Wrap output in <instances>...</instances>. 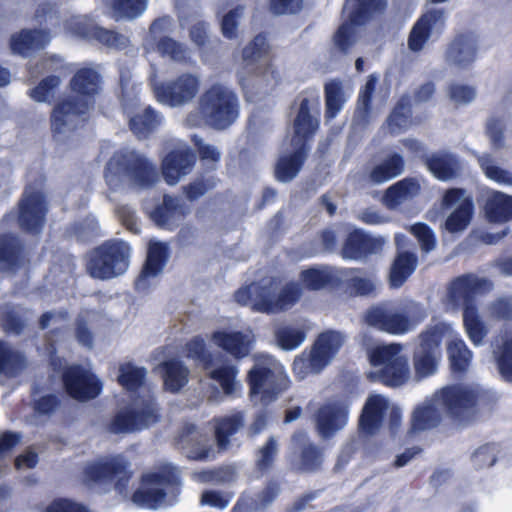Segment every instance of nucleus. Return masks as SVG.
<instances>
[{"instance_id": "17", "label": "nucleus", "mask_w": 512, "mask_h": 512, "mask_svg": "<svg viewBox=\"0 0 512 512\" xmlns=\"http://www.w3.org/2000/svg\"><path fill=\"white\" fill-rule=\"evenodd\" d=\"M200 85V78L191 73L182 74L165 83L152 82L158 102L169 107H180L190 103L198 94Z\"/></svg>"}, {"instance_id": "54", "label": "nucleus", "mask_w": 512, "mask_h": 512, "mask_svg": "<svg viewBox=\"0 0 512 512\" xmlns=\"http://www.w3.org/2000/svg\"><path fill=\"white\" fill-rule=\"evenodd\" d=\"M324 367L312 350L308 354L303 353L293 362V372L300 380L306 378L309 374L319 373Z\"/></svg>"}, {"instance_id": "36", "label": "nucleus", "mask_w": 512, "mask_h": 512, "mask_svg": "<svg viewBox=\"0 0 512 512\" xmlns=\"http://www.w3.org/2000/svg\"><path fill=\"white\" fill-rule=\"evenodd\" d=\"M344 342L345 337L342 333L327 331L319 335L312 352L324 366H327L339 352Z\"/></svg>"}, {"instance_id": "8", "label": "nucleus", "mask_w": 512, "mask_h": 512, "mask_svg": "<svg viewBox=\"0 0 512 512\" xmlns=\"http://www.w3.org/2000/svg\"><path fill=\"white\" fill-rule=\"evenodd\" d=\"M368 377L390 387L404 385L410 379L409 358L400 344L380 345L369 353Z\"/></svg>"}, {"instance_id": "34", "label": "nucleus", "mask_w": 512, "mask_h": 512, "mask_svg": "<svg viewBox=\"0 0 512 512\" xmlns=\"http://www.w3.org/2000/svg\"><path fill=\"white\" fill-rule=\"evenodd\" d=\"M244 426V415L236 412L215 420V441L219 451H227L232 446L231 437Z\"/></svg>"}, {"instance_id": "35", "label": "nucleus", "mask_w": 512, "mask_h": 512, "mask_svg": "<svg viewBox=\"0 0 512 512\" xmlns=\"http://www.w3.org/2000/svg\"><path fill=\"white\" fill-rule=\"evenodd\" d=\"M484 211L490 222L504 223L512 219V196L499 191L487 195Z\"/></svg>"}, {"instance_id": "25", "label": "nucleus", "mask_w": 512, "mask_h": 512, "mask_svg": "<svg viewBox=\"0 0 512 512\" xmlns=\"http://www.w3.org/2000/svg\"><path fill=\"white\" fill-rule=\"evenodd\" d=\"M491 283L474 275L457 278L449 287L448 300L451 308L456 309L467 306H475L474 299L485 289H490Z\"/></svg>"}, {"instance_id": "21", "label": "nucleus", "mask_w": 512, "mask_h": 512, "mask_svg": "<svg viewBox=\"0 0 512 512\" xmlns=\"http://www.w3.org/2000/svg\"><path fill=\"white\" fill-rule=\"evenodd\" d=\"M389 415L392 425L401 418L400 410L390 403L389 399L381 394H371L363 407L360 417V428L369 434L374 433Z\"/></svg>"}, {"instance_id": "24", "label": "nucleus", "mask_w": 512, "mask_h": 512, "mask_svg": "<svg viewBox=\"0 0 512 512\" xmlns=\"http://www.w3.org/2000/svg\"><path fill=\"white\" fill-rule=\"evenodd\" d=\"M348 408L346 401L334 400L321 406L316 415V428L323 438H330L343 429L348 423Z\"/></svg>"}, {"instance_id": "62", "label": "nucleus", "mask_w": 512, "mask_h": 512, "mask_svg": "<svg viewBox=\"0 0 512 512\" xmlns=\"http://www.w3.org/2000/svg\"><path fill=\"white\" fill-rule=\"evenodd\" d=\"M410 232L417 238L423 251L430 252L436 247L435 235L426 224L416 223L410 227Z\"/></svg>"}, {"instance_id": "44", "label": "nucleus", "mask_w": 512, "mask_h": 512, "mask_svg": "<svg viewBox=\"0 0 512 512\" xmlns=\"http://www.w3.org/2000/svg\"><path fill=\"white\" fill-rule=\"evenodd\" d=\"M23 367V357L8 343L0 341V379L16 376Z\"/></svg>"}, {"instance_id": "37", "label": "nucleus", "mask_w": 512, "mask_h": 512, "mask_svg": "<svg viewBox=\"0 0 512 512\" xmlns=\"http://www.w3.org/2000/svg\"><path fill=\"white\" fill-rule=\"evenodd\" d=\"M420 184L415 179H404L389 187L384 196V203L389 208H396L420 193Z\"/></svg>"}, {"instance_id": "50", "label": "nucleus", "mask_w": 512, "mask_h": 512, "mask_svg": "<svg viewBox=\"0 0 512 512\" xmlns=\"http://www.w3.org/2000/svg\"><path fill=\"white\" fill-rule=\"evenodd\" d=\"M340 279L336 271L329 267L312 268L302 273L303 283L310 289L317 290Z\"/></svg>"}, {"instance_id": "19", "label": "nucleus", "mask_w": 512, "mask_h": 512, "mask_svg": "<svg viewBox=\"0 0 512 512\" xmlns=\"http://www.w3.org/2000/svg\"><path fill=\"white\" fill-rule=\"evenodd\" d=\"M442 207L450 211L445 221L447 231L457 233L467 228L473 214V203L465 190H448L443 197Z\"/></svg>"}, {"instance_id": "63", "label": "nucleus", "mask_w": 512, "mask_h": 512, "mask_svg": "<svg viewBox=\"0 0 512 512\" xmlns=\"http://www.w3.org/2000/svg\"><path fill=\"white\" fill-rule=\"evenodd\" d=\"M279 486L275 482H270L261 492H259L254 499H251V504H246L250 509H262L271 504L279 494Z\"/></svg>"}, {"instance_id": "40", "label": "nucleus", "mask_w": 512, "mask_h": 512, "mask_svg": "<svg viewBox=\"0 0 512 512\" xmlns=\"http://www.w3.org/2000/svg\"><path fill=\"white\" fill-rule=\"evenodd\" d=\"M293 151L280 157L276 166V176L282 182L292 180L300 171L305 159V149L292 146Z\"/></svg>"}, {"instance_id": "30", "label": "nucleus", "mask_w": 512, "mask_h": 512, "mask_svg": "<svg viewBox=\"0 0 512 512\" xmlns=\"http://www.w3.org/2000/svg\"><path fill=\"white\" fill-rule=\"evenodd\" d=\"M211 340L217 347L237 359L246 357L254 343V337L250 331L219 330L212 334Z\"/></svg>"}, {"instance_id": "53", "label": "nucleus", "mask_w": 512, "mask_h": 512, "mask_svg": "<svg viewBox=\"0 0 512 512\" xmlns=\"http://www.w3.org/2000/svg\"><path fill=\"white\" fill-rule=\"evenodd\" d=\"M276 340L283 350H293L299 347L305 340V333L296 327L281 326L275 332Z\"/></svg>"}, {"instance_id": "14", "label": "nucleus", "mask_w": 512, "mask_h": 512, "mask_svg": "<svg viewBox=\"0 0 512 512\" xmlns=\"http://www.w3.org/2000/svg\"><path fill=\"white\" fill-rule=\"evenodd\" d=\"M450 330L451 325L439 323L420 335V343L413 357V366L417 381L436 373L441 359V335L443 332H449Z\"/></svg>"}, {"instance_id": "11", "label": "nucleus", "mask_w": 512, "mask_h": 512, "mask_svg": "<svg viewBox=\"0 0 512 512\" xmlns=\"http://www.w3.org/2000/svg\"><path fill=\"white\" fill-rule=\"evenodd\" d=\"M386 4V0H346L343 7L346 21L334 36L335 46L342 52H347L357 41L360 25L374 14L381 13Z\"/></svg>"}, {"instance_id": "52", "label": "nucleus", "mask_w": 512, "mask_h": 512, "mask_svg": "<svg viewBox=\"0 0 512 512\" xmlns=\"http://www.w3.org/2000/svg\"><path fill=\"white\" fill-rule=\"evenodd\" d=\"M411 111L406 99H401L388 118V128L392 133H400L410 127Z\"/></svg>"}, {"instance_id": "49", "label": "nucleus", "mask_w": 512, "mask_h": 512, "mask_svg": "<svg viewBox=\"0 0 512 512\" xmlns=\"http://www.w3.org/2000/svg\"><path fill=\"white\" fill-rule=\"evenodd\" d=\"M478 163L488 179L499 185L512 186V173L498 166L491 155L479 156Z\"/></svg>"}, {"instance_id": "46", "label": "nucleus", "mask_w": 512, "mask_h": 512, "mask_svg": "<svg viewBox=\"0 0 512 512\" xmlns=\"http://www.w3.org/2000/svg\"><path fill=\"white\" fill-rule=\"evenodd\" d=\"M350 95L345 91L342 83L331 80L325 85L326 117L334 118L342 109L347 97Z\"/></svg>"}, {"instance_id": "51", "label": "nucleus", "mask_w": 512, "mask_h": 512, "mask_svg": "<svg viewBox=\"0 0 512 512\" xmlns=\"http://www.w3.org/2000/svg\"><path fill=\"white\" fill-rule=\"evenodd\" d=\"M20 247L16 239L6 237L0 240V270H13L20 263Z\"/></svg>"}, {"instance_id": "55", "label": "nucleus", "mask_w": 512, "mask_h": 512, "mask_svg": "<svg viewBox=\"0 0 512 512\" xmlns=\"http://www.w3.org/2000/svg\"><path fill=\"white\" fill-rule=\"evenodd\" d=\"M493 354L501 376L507 381H512V338L494 349Z\"/></svg>"}, {"instance_id": "16", "label": "nucleus", "mask_w": 512, "mask_h": 512, "mask_svg": "<svg viewBox=\"0 0 512 512\" xmlns=\"http://www.w3.org/2000/svg\"><path fill=\"white\" fill-rule=\"evenodd\" d=\"M128 461L122 455L102 458L89 463L84 469L85 480L97 484H114L115 489L124 494L130 478Z\"/></svg>"}, {"instance_id": "31", "label": "nucleus", "mask_w": 512, "mask_h": 512, "mask_svg": "<svg viewBox=\"0 0 512 512\" xmlns=\"http://www.w3.org/2000/svg\"><path fill=\"white\" fill-rule=\"evenodd\" d=\"M477 40L472 35H460L448 46L445 54L446 62L458 68H466L477 57Z\"/></svg>"}, {"instance_id": "2", "label": "nucleus", "mask_w": 512, "mask_h": 512, "mask_svg": "<svg viewBox=\"0 0 512 512\" xmlns=\"http://www.w3.org/2000/svg\"><path fill=\"white\" fill-rule=\"evenodd\" d=\"M146 370L131 363L119 367L118 382L129 391H140L133 402L118 411L109 424L112 433H132L159 420L158 408L145 385Z\"/></svg>"}, {"instance_id": "39", "label": "nucleus", "mask_w": 512, "mask_h": 512, "mask_svg": "<svg viewBox=\"0 0 512 512\" xmlns=\"http://www.w3.org/2000/svg\"><path fill=\"white\" fill-rule=\"evenodd\" d=\"M404 170V161L401 155L393 153L388 155L370 172V180L376 184L387 182L399 176Z\"/></svg>"}, {"instance_id": "7", "label": "nucleus", "mask_w": 512, "mask_h": 512, "mask_svg": "<svg viewBox=\"0 0 512 512\" xmlns=\"http://www.w3.org/2000/svg\"><path fill=\"white\" fill-rule=\"evenodd\" d=\"M301 295L298 284L291 283L277 292V282L265 280L239 289L235 299L259 312H277L292 307Z\"/></svg>"}, {"instance_id": "18", "label": "nucleus", "mask_w": 512, "mask_h": 512, "mask_svg": "<svg viewBox=\"0 0 512 512\" xmlns=\"http://www.w3.org/2000/svg\"><path fill=\"white\" fill-rule=\"evenodd\" d=\"M122 102L124 110L129 118L131 130L138 137H146L162 121V117L150 107L141 108L137 95L139 87L132 86L129 91V84L121 77Z\"/></svg>"}, {"instance_id": "60", "label": "nucleus", "mask_w": 512, "mask_h": 512, "mask_svg": "<svg viewBox=\"0 0 512 512\" xmlns=\"http://www.w3.org/2000/svg\"><path fill=\"white\" fill-rule=\"evenodd\" d=\"M449 99L456 105H466L476 98V90L474 87L460 83H453L447 88Z\"/></svg>"}, {"instance_id": "57", "label": "nucleus", "mask_w": 512, "mask_h": 512, "mask_svg": "<svg viewBox=\"0 0 512 512\" xmlns=\"http://www.w3.org/2000/svg\"><path fill=\"white\" fill-rule=\"evenodd\" d=\"M306 440H307V436L303 432L294 434L293 439H292L293 444L296 447L300 448L303 446L302 462H303L304 468L306 470H313L320 464L321 455L316 447H314L312 445L306 446Z\"/></svg>"}, {"instance_id": "22", "label": "nucleus", "mask_w": 512, "mask_h": 512, "mask_svg": "<svg viewBox=\"0 0 512 512\" xmlns=\"http://www.w3.org/2000/svg\"><path fill=\"white\" fill-rule=\"evenodd\" d=\"M65 32L87 39H95L110 48H122L127 43V38L114 31L96 26L86 16H74L65 23Z\"/></svg>"}, {"instance_id": "26", "label": "nucleus", "mask_w": 512, "mask_h": 512, "mask_svg": "<svg viewBox=\"0 0 512 512\" xmlns=\"http://www.w3.org/2000/svg\"><path fill=\"white\" fill-rule=\"evenodd\" d=\"M196 157L187 145L180 143L162 162V173L169 185L177 184L189 174L195 164Z\"/></svg>"}, {"instance_id": "27", "label": "nucleus", "mask_w": 512, "mask_h": 512, "mask_svg": "<svg viewBox=\"0 0 512 512\" xmlns=\"http://www.w3.org/2000/svg\"><path fill=\"white\" fill-rule=\"evenodd\" d=\"M46 205L44 197L39 191L27 189L19 205V225L21 228L38 233L43 226Z\"/></svg>"}, {"instance_id": "20", "label": "nucleus", "mask_w": 512, "mask_h": 512, "mask_svg": "<svg viewBox=\"0 0 512 512\" xmlns=\"http://www.w3.org/2000/svg\"><path fill=\"white\" fill-rule=\"evenodd\" d=\"M320 101L316 94L305 97L300 102L299 111L294 121V135L291 146L305 149L306 141L316 132L319 125Z\"/></svg>"}, {"instance_id": "28", "label": "nucleus", "mask_w": 512, "mask_h": 512, "mask_svg": "<svg viewBox=\"0 0 512 512\" xmlns=\"http://www.w3.org/2000/svg\"><path fill=\"white\" fill-rule=\"evenodd\" d=\"M166 258V245L157 241H151L148 247L146 263L135 282L138 291L145 292L156 284L158 276L163 271Z\"/></svg>"}, {"instance_id": "43", "label": "nucleus", "mask_w": 512, "mask_h": 512, "mask_svg": "<svg viewBox=\"0 0 512 512\" xmlns=\"http://www.w3.org/2000/svg\"><path fill=\"white\" fill-rule=\"evenodd\" d=\"M463 326L469 340L475 345L483 344L488 329L481 320L475 306H467L463 311Z\"/></svg>"}, {"instance_id": "15", "label": "nucleus", "mask_w": 512, "mask_h": 512, "mask_svg": "<svg viewBox=\"0 0 512 512\" xmlns=\"http://www.w3.org/2000/svg\"><path fill=\"white\" fill-rule=\"evenodd\" d=\"M179 471L165 464L158 471L143 476L140 488L133 494V502L142 508L156 509L164 501L167 485L178 484Z\"/></svg>"}, {"instance_id": "64", "label": "nucleus", "mask_w": 512, "mask_h": 512, "mask_svg": "<svg viewBox=\"0 0 512 512\" xmlns=\"http://www.w3.org/2000/svg\"><path fill=\"white\" fill-rule=\"evenodd\" d=\"M45 512H91L81 503L69 499H57L50 503Z\"/></svg>"}, {"instance_id": "38", "label": "nucleus", "mask_w": 512, "mask_h": 512, "mask_svg": "<svg viewBox=\"0 0 512 512\" xmlns=\"http://www.w3.org/2000/svg\"><path fill=\"white\" fill-rule=\"evenodd\" d=\"M159 368L163 373L164 388L170 392H178L188 383L189 370L179 360H169Z\"/></svg>"}, {"instance_id": "6", "label": "nucleus", "mask_w": 512, "mask_h": 512, "mask_svg": "<svg viewBox=\"0 0 512 512\" xmlns=\"http://www.w3.org/2000/svg\"><path fill=\"white\" fill-rule=\"evenodd\" d=\"M426 317L427 312L422 305L406 301L399 305L372 307L365 314V322L380 331L403 335L412 331Z\"/></svg>"}, {"instance_id": "41", "label": "nucleus", "mask_w": 512, "mask_h": 512, "mask_svg": "<svg viewBox=\"0 0 512 512\" xmlns=\"http://www.w3.org/2000/svg\"><path fill=\"white\" fill-rule=\"evenodd\" d=\"M416 265L417 258L413 253L399 252L390 270V285L394 288L402 286L414 272Z\"/></svg>"}, {"instance_id": "56", "label": "nucleus", "mask_w": 512, "mask_h": 512, "mask_svg": "<svg viewBox=\"0 0 512 512\" xmlns=\"http://www.w3.org/2000/svg\"><path fill=\"white\" fill-rule=\"evenodd\" d=\"M60 83L61 80L57 76L46 77L36 87L30 89L28 94L35 102L49 103L54 98Z\"/></svg>"}, {"instance_id": "32", "label": "nucleus", "mask_w": 512, "mask_h": 512, "mask_svg": "<svg viewBox=\"0 0 512 512\" xmlns=\"http://www.w3.org/2000/svg\"><path fill=\"white\" fill-rule=\"evenodd\" d=\"M49 41L50 36L44 30L23 29L11 36L10 48L14 54L29 57L43 49Z\"/></svg>"}, {"instance_id": "58", "label": "nucleus", "mask_w": 512, "mask_h": 512, "mask_svg": "<svg viewBox=\"0 0 512 512\" xmlns=\"http://www.w3.org/2000/svg\"><path fill=\"white\" fill-rule=\"evenodd\" d=\"M173 28V19L169 16L160 17L154 20L149 28L148 35L144 41L145 49H154V45L164 34L171 32Z\"/></svg>"}, {"instance_id": "1", "label": "nucleus", "mask_w": 512, "mask_h": 512, "mask_svg": "<svg viewBox=\"0 0 512 512\" xmlns=\"http://www.w3.org/2000/svg\"><path fill=\"white\" fill-rule=\"evenodd\" d=\"M485 400L486 393L478 387L442 388L415 409L412 416V429L421 431L433 428L447 416L460 425L468 424Z\"/></svg>"}, {"instance_id": "10", "label": "nucleus", "mask_w": 512, "mask_h": 512, "mask_svg": "<svg viewBox=\"0 0 512 512\" xmlns=\"http://www.w3.org/2000/svg\"><path fill=\"white\" fill-rule=\"evenodd\" d=\"M248 379L251 397H259L260 402L265 405L274 401L289 386L283 365L268 355L256 359Z\"/></svg>"}, {"instance_id": "45", "label": "nucleus", "mask_w": 512, "mask_h": 512, "mask_svg": "<svg viewBox=\"0 0 512 512\" xmlns=\"http://www.w3.org/2000/svg\"><path fill=\"white\" fill-rule=\"evenodd\" d=\"M147 50L149 51L150 49ZM152 50L157 51L163 57L179 63H186L190 59L189 48L171 37L160 38Z\"/></svg>"}, {"instance_id": "59", "label": "nucleus", "mask_w": 512, "mask_h": 512, "mask_svg": "<svg viewBox=\"0 0 512 512\" xmlns=\"http://www.w3.org/2000/svg\"><path fill=\"white\" fill-rule=\"evenodd\" d=\"M364 236L360 231L350 233L342 249L344 258L351 260L364 258Z\"/></svg>"}, {"instance_id": "3", "label": "nucleus", "mask_w": 512, "mask_h": 512, "mask_svg": "<svg viewBox=\"0 0 512 512\" xmlns=\"http://www.w3.org/2000/svg\"><path fill=\"white\" fill-rule=\"evenodd\" d=\"M70 86L77 94V103L72 99H65L51 114L52 131L58 140L70 133L80 117L92 107L93 98L100 90V75L92 68H82L71 79Z\"/></svg>"}, {"instance_id": "12", "label": "nucleus", "mask_w": 512, "mask_h": 512, "mask_svg": "<svg viewBox=\"0 0 512 512\" xmlns=\"http://www.w3.org/2000/svg\"><path fill=\"white\" fill-rule=\"evenodd\" d=\"M186 356L200 363L209 377L218 382L226 395L235 393L241 386L236 376L238 369L223 356L213 358L205 351V342L200 337H194L186 344Z\"/></svg>"}, {"instance_id": "13", "label": "nucleus", "mask_w": 512, "mask_h": 512, "mask_svg": "<svg viewBox=\"0 0 512 512\" xmlns=\"http://www.w3.org/2000/svg\"><path fill=\"white\" fill-rule=\"evenodd\" d=\"M131 248L124 241H108L95 249L88 262L89 274L107 280L124 274L130 263Z\"/></svg>"}, {"instance_id": "29", "label": "nucleus", "mask_w": 512, "mask_h": 512, "mask_svg": "<svg viewBox=\"0 0 512 512\" xmlns=\"http://www.w3.org/2000/svg\"><path fill=\"white\" fill-rule=\"evenodd\" d=\"M445 16L440 9L427 11L413 26L408 39L409 49L418 52L423 49L428 38L442 31Z\"/></svg>"}, {"instance_id": "5", "label": "nucleus", "mask_w": 512, "mask_h": 512, "mask_svg": "<svg viewBox=\"0 0 512 512\" xmlns=\"http://www.w3.org/2000/svg\"><path fill=\"white\" fill-rule=\"evenodd\" d=\"M155 167L134 150L115 152L105 170V181L111 189L122 184L148 187L156 179Z\"/></svg>"}, {"instance_id": "47", "label": "nucleus", "mask_w": 512, "mask_h": 512, "mask_svg": "<svg viewBox=\"0 0 512 512\" xmlns=\"http://www.w3.org/2000/svg\"><path fill=\"white\" fill-rule=\"evenodd\" d=\"M277 454L278 442L275 437H270L256 452L254 471L256 478L261 477L272 468Z\"/></svg>"}, {"instance_id": "23", "label": "nucleus", "mask_w": 512, "mask_h": 512, "mask_svg": "<svg viewBox=\"0 0 512 512\" xmlns=\"http://www.w3.org/2000/svg\"><path fill=\"white\" fill-rule=\"evenodd\" d=\"M63 382L68 394L80 401L95 398L102 387L99 379L90 370L79 366L69 367L63 375Z\"/></svg>"}, {"instance_id": "61", "label": "nucleus", "mask_w": 512, "mask_h": 512, "mask_svg": "<svg viewBox=\"0 0 512 512\" xmlns=\"http://www.w3.org/2000/svg\"><path fill=\"white\" fill-rule=\"evenodd\" d=\"M156 215L161 218L160 225L170 227L173 220L181 217L182 212L177 209L176 199L165 196L163 206L156 211Z\"/></svg>"}, {"instance_id": "9", "label": "nucleus", "mask_w": 512, "mask_h": 512, "mask_svg": "<svg viewBox=\"0 0 512 512\" xmlns=\"http://www.w3.org/2000/svg\"><path fill=\"white\" fill-rule=\"evenodd\" d=\"M269 46L264 36L258 35L244 48L243 58L248 62L258 63L254 74L247 78H240L239 82L249 101H254L258 95H265L271 92L276 86L278 79L268 58Z\"/></svg>"}, {"instance_id": "48", "label": "nucleus", "mask_w": 512, "mask_h": 512, "mask_svg": "<svg viewBox=\"0 0 512 512\" xmlns=\"http://www.w3.org/2000/svg\"><path fill=\"white\" fill-rule=\"evenodd\" d=\"M148 2L149 0H111L108 5L117 19L133 20L147 10Z\"/></svg>"}, {"instance_id": "42", "label": "nucleus", "mask_w": 512, "mask_h": 512, "mask_svg": "<svg viewBox=\"0 0 512 512\" xmlns=\"http://www.w3.org/2000/svg\"><path fill=\"white\" fill-rule=\"evenodd\" d=\"M427 167L436 178L443 181L455 177L460 170V164L454 156L442 153L428 158Z\"/></svg>"}, {"instance_id": "33", "label": "nucleus", "mask_w": 512, "mask_h": 512, "mask_svg": "<svg viewBox=\"0 0 512 512\" xmlns=\"http://www.w3.org/2000/svg\"><path fill=\"white\" fill-rule=\"evenodd\" d=\"M442 340L447 341V353L452 369L454 371H465L470 365L472 353L465 342L458 336L451 327L449 332H443Z\"/></svg>"}, {"instance_id": "4", "label": "nucleus", "mask_w": 512, "mask_h": 512, "mask_svg": "<svg viewBox=\"0 0 512 512\" xmlns=\"http://www.w3.org/2000/svg\"><path fill=\"white\" fill-rule=\"evenodd\" d=\"M239 116V101L229 87L216 83L211 85L200 97L198 113H191L187 123L199 126L209 124L217 129L229 127Z\"/></svg>"}]
</instances>
